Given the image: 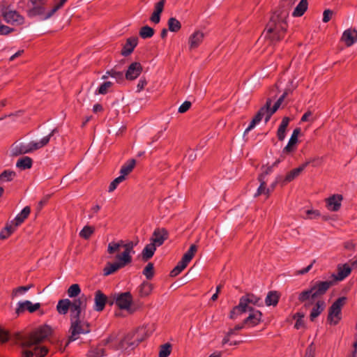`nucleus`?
I'll list each match as a JSON object with an SVG mask.
<instances>
[{
	"instance_id": "1",
	"label": "nucleus",
	"mask_w": 357,
	"mask_h": 357,
	"mask_svg": "<svg viewBox=\"0 0 357 357\" xmlns=\"http://www.w3.org/2000/svg\"><path fill=\"white\" fill-rule=\"evenodd\" d=\"M51 333V328L47 326H40L35 331L24 336L20 337L16 344L21 349L22 357H44L48 349L40 345Z\"/></svg>"
},
{
	"instance_id": "2",
	"label": "nucleus",
	"mask_w": 357,
	"mask_h": 357,
	"mask_svg": "<svg viewBox=\"0 0 357 357\" xmlns=\"http://www.w3.org/2000/svg\"><path fill=\"white\" fill-rule=\"evenodd\" d=\"M133 241L125 243L123 241H112L108 244L107 252L109 254L115 255L114 262H107L103 269L104 275H111L119 269L125 267L132 261V255L134 254L133 248L137 244Z\"/></svg>"
},
{
	"instance_id": "3",
	"label": "nucleus",
	"mask_w": 357,
	"mask_h": 357,
	"mask_svg": "<svg viewBox=\"0 0 357 357\" xmlns=\"http://www.w3.org/2000/svg\"><path fill=\"white\" fill-rule=\"evenodd\" d=\"M56 132V129L52 130V132L47 136L43 137L38 142H30L27 144L23 143H15L12 146V153L13 155H20V154H25L28 153L33 152L38 149H40L45 146H46L52 136Z\"/></svg>"
},
{
	"instance_id": "4",
	"label": "nucleus",
	"mask_w": 357,
	"mask_h": 357,
	"mask_svg": "<svg viewBox=\"0 0 357 357\" xmlns=\"http://www.w3.org/2000/svg\"><path fill=\"white\" fill-rule=\"evenodd\" d=\"M82 316H70V341H75L78 339L81 334L88 333L89 332V324L82 319Z\"/></svg>"
},
{
	"instance_id": "5",
	"label": "nucleus",
	"mask_w": 357,
	"mask_h": 357,
	"mask_svg": "<svg viewBox=\"0 0 357 357\" xmlns=\"http://www.w3.org/2000/svg\"><path fill=\"white\" fill-rule=\"evenodd\" d=\"M346 302L345 297L339 298L331 306L328 310V321L331 325H336L342 319V308Z\"/></svg>"
},
{
	"instance_id": "6",
	"label": "nucleus",
	"mask_w": 357,
	"mask_h": 357,
	"mask_svg": "<svg viewBox=\"0 0 357 357\" xmlns=\"http://www.w3.org/2000/svg\"><path fill=\"white\" fill-rule=\"evenodd\" d=\"M90 298V296L83 294L71 301L70 316H82Z\"/></svg>"
},
{
	"instance_id": "7",
	"label": "nucleus",
	"mask_w": 357,
	"mask_h": 357,
	"mask_svg": "<svg viewBox=\"0 0 357 357\" xmlns=\"http://www.w3.org/2000/svg\"><path fill=\"white\" fill-rule=\"evenodd\" d=\"M29 1L32 5L29 13L30 15H40L41 16L42 20H44L48 19L46 18V17L50 13V10L49 11H45L44 5L46 3V0H30Z\"/></svg>"
},
{
	"instance_id": "8",
	"label": "nucleus",
	"mask_w": 357,
	"mask_h": 357,
	"mask_svg": "<svg viewBox=\"0 0 357 357\" xmlns=\"http://www.w3.org/2000/svg\"><path fill=\"white\" fill-rule=\"evenodd\" d=\"M116 305L121 310H130L132 297L130 292L119 294L114 298Z\"/></svg>"
},
{
	"instance_id": "9",
	"label": "nucleus",
	"mask_w": 357,
	"mask_h": 357,
	"mask_svg": "<svg viewBox=\"0 0 357 357\" xmlns=\"http://www.w3.org/2000/svg\"><path fill=\"white\" fill-rule=\"evenodd\" d=\"M205 33L201 30H195L188 38L190 50L197 49L203 42Z\"/></svg>"
},
{
	"instance_id": "10",
	"label": "nucleus",
	"mask_w": 357,
	"mask_h": 357,
	"mask_svg": "<svg viewBox=\"0 0 357 357\" xmlns=\"http://www.w3.org/2000/svg\"><path fill=\"white\" fill-rule=\"evenodd\" d=\"M286 24L283 21L274 24H269L267 32L272 34L271 37L273 39L280 40V34L286 31Z\"/></svg>"
},
{
	"instance_id": "11",
	"label": "nucleus",
	"mask_w": 357,
	"mask_h": 357,
	"mask_svg": "<svg viewBox=\"0 0 357 357\" xmlns=\"http://www.w3.org/2000/svg\"><path fill=\"white\" fill-rule=\"evenodd\" d=\"M301 133V129L300 128H296L294 130L289 140L288 144L287 146L283 149L282 153L283 154H289L292 152H294L297 147L298 144V138Z\"/></svg>"
},
{
	"instance_id": "12",
	"label": "nucleus",
	"mask_w": 357,
	"mask_h": 357,
	"mask_svg": "<svg viewBox=\"0 0 357 357\" xmlns=\"http://www.w3.org/2000/svg\"><path fill=\"white\" fill-rule=\"evenodd\" d=\"M168 238V231L164 228H158L154 230L151 238V241L156 246H160Z\"/></svg>"
},
{
	"instance_id": "13",
	"label": "nucleus",
	"mask_w": 357,
	"mask_h": 357,
	"mask_svg": "<svg viewBox=\"0 0 357 357\" xmlns=\"http://www.w3.org/2000/svg\"><path fill=\"white\" fill-rule=\"evenodd\" d=\"M40 307V304L39 303H32L29 301H20L17 303L15 312L20 314L23 313L25 310H28L29 312L32 313L38 310Z\"/></svg>"
},
{
	"instance_id": "14",
	"label": "nucleus",
	"mask_w": 357,
	"mask_h": 357,
	"mask_svg": "<svg viewBox=\"0 0 357 357\" xmlns=\"http://www.w3.org/2000/svg\"><path fill=\"white\" fill-rule=\"evenodd\" d=\"M342 201L341 195H333L326 199V208L331 211H337L340 210Z\"/></svg>"
},
{
	"instance_id": "15",
	"label": "nucleus",
	"mask_w": 357,
	"mask_h": 357,
	"mask_svg": "<svg viewBox=\"0 0 357 357\" xmlns=\"http://www.w3.org/2000/svg\"><path fill=\"white\" fill-rule=\"evenodd\" d=\"M341 41L347 47L356 43L357 42V30L355 29H346L342 33Z\"/></svg>"
},
{
	"instance_id": "16",
	"label": "nucleus",
	"mask_w": 357,
	"mask_h": 357,
	"mask_svg": "<svg viewBox=\"0 0 357 357\" xmlns=\"http://www.w3.org/2000/svg\"><path fill=\"white\" fill-rule=\"evenodd\" d=\"M142 71V66L138 62L132 63L126 73V78L128 80H133L137 78Z\"/></svg>"
},
{
	"instance_id": "17",
	"label": "nucleus",
	"mask_w": 357,
	"mask_h": 357,
	"mask_svg": "<svg viewBox=\"0 0 357 357\" xmlns=\"http://www.w3.org/2000/svg\"><path fill=\"white\" fill-rule=\"evenodd\" d=\"M3 17L7 23L11 24H21L24 22V18L14 10L5 11Z\"/></svg>"
},
{
	"instance_id": "18",
	"label": "nucleus",
	"mask_w": 357,
	"mask_h": 357,
	"mask_svg": "<svg viewBox=\"0 0 357 357\" xmlns=\"http://www.w3.org/2000/svg\"><path fill=\"white\" fill-rule=\"evenodd\" d=\"M351 272V266L347 264H339L337 266V274L332 277L336 281H342L346 278Z\"/></svg>"
},
{
	"instance_id": "19",
	"label": "nucleus",
	"mask_w": 357,
	"mask_h": 357,
	"mask_svg": "<svg viewBox=\"0 0 357 357\" xmlns=\"http://www.w3.org/2000/svg\"><path fill=\"white\" fill-rule=\"evenodd\" d=\"M107 302V296L100 291L95 293L94 309L98 312L102 311Z\"/></svg>"
},
{
	"instance_id": "20",
	"label": "nucleus",
	"mask_w": 357,
	"mask_h": 357,
	"mask_svg": "<svg viewBox=\"0 0 357 357\" xmlns=\"http://www.w3.org/2000/svg\"><path fill=\"white\" fill-rule=\"evenodd\" d=\"M333 284L331 281L318 282L312 287V289L314 292L315 297L324 294L329 287Z\"/></svg>"
},
{
	"instance_id": "21",
	"label": "nucleus",
	"mask_w": 357,
	"mask_h": 357,
	"mask_svg": "<svg viewBox=\"0 0 357 357\" xmlns=\"http://www.w3.org/2000/svg\"><path fill=\"white\" fill-rule=\"evenodd\" d=\"M165 1L160 0L154 6L153 12L151 16L150 20L154 24H158L160 21V14L163 11Z\"/></svg>"
},
{
	"instance_id": "22",
	"label": "nucleus",
	"mask_w": 357,
	"mask_h": 357,
	"mask_svg": "<svg viewBox=\"0 0 357 357\" xmlns=\"http://www.w3.org/2000/svg\"><path fill=\"white\" fill-rule=\"evenodd\" d=\"M309 165V162H305V163L300 165L298 167L295 168L290 171L285 176L284 181L285 183H289L298 177L300 174L305 169V167Z\"/></svg>"
},
{
	"instance_id": "23",
	"label": "nucleus",
	"mask_w": 357,
	"mask_h": 357,
	"mask_svg": "<svg viewBox=\"0 0 357 357\" xmlns=\"http://www.w3.org/2000/svg\"><path fill=\"white\" fill-rule=\"evenodd\" d=\"M240 300L249 311H252V305H259L260 299L255 295L248 294L245 296H243Z\"/></svg>"
},
{
	"instance_id": "24",
	"label": "nucleus",
	"mask_w": 357,
	"mask_h": 357,
	"mask_svg": "<svg viewBox=\"0 0 357 357\" xmlns=\"http://www.w3.org/2000/svg\"><path fill=\"white\" fill-rule=\"evenodd\" d=\"M261 313L259 310H252L251 311V313L244 320L243 324H248L250 326H254L258 324L261 321Z\"/></svg>"
},
{
	"instance_id": "25",
	"label": "nucleus",
	"mask_w": 357,
	"mask_h": 357,
	"mask_svg": "<svg viewBox=\"0 0 357 357\" xmlns=\"http://www.w3.org/2000/svg\"><path fill=\"white\" fill-rule=\"evenodd\" d=\"M271 105V100H268L266 104L261 109H266L264 112V116L265 117V122H268L273 114H274L280 107V102H275L272 109H270Z\"/></svg>"
},
{
	"instance_id": "26",
	"label": "nucleus",
	"mask_w": 357,
	"mask_h": 357,
	"mask_svg": "<svg viewBox=\"0 0 357 357\" xmlns=\"http://www.w3.org/2000/svg\"><path fill=\"white\" fill-rule=\"evenodd\" d=\"M289 121L290 119L289 117L285 116L282 119V122L277 131V137L279 140L282 141L284 139L286 136L287 128L289 125Z\"/></svg>"
},
{
	"instance_id": "27",
	"label": "nucleus",
	"mask_w": 357,
	"mask_h": 357,
	"mask_svg": "<svg viewBox=\"0 0 357 357\" xmlns=\"http://www.w3.org/2000/svg\"><path fill=\"white\" fill-rule=\"evenodd\" d=\"M71 309V301L68 298L59 301L56 310L60 314H66Z\"/></svg>"
},
{
	"instance_id": "28",
	"label": "nucleus",
	"mask_w": 357,
	"mask_h": 357,
	"mask_svg": "<svg viewBox=\"0 0 357 357\" xmlns=\"http://www.w3.org/2000/svg\"><path fill=\"white\" fill-rule=\"evenodd\" d=\"M137 45V38H130L127 40L123 50L122 54L124 56H127L130 54L134 50V48Z\"/></svg>"
},
{
	"instance_id": "29",
	"label": "nucleus",
	"mask_w": 357,
	"mask_h": 357,
	"mask_svg": "<svg viewBox=\"0 0 357 357\" xmlns=\"http://www.w3.org/2000/svg\"><path fill=\"white\" fill-rule=\"evenodd\" d=\"M248 311L249 310H248V308H246V307L240 300L239 304L235 307H234L233 310L231 311L229 317L231 319H236L239 316L242 315L243 313Z\"/></svg>"
},
{
	"instance_id": "30",
	"label": "nucleus",
	"mask_w": 357,
	"mask_h": 357,
	"mask_svg": "<svg viewBox=\"0 0 357 357\" xmlns=\"http://www.w3.org/2000/svg\"><path fill=\"white\" fill-rule=\"evenodd\" d=\"M30 212L31 209L29 206L24 207L21 211V213L15 217L13 221H12V224H14L15 227H17L28 217Z\"/></svg>"
},
{
	"instance_id": "31",
	"label": "nucleus",
	"mask_w": 357,
	"mask_h": 357,
	"mask_svg": "<svg viewBox=\"0 0 357 357\" xmlns=\"http://www.w3.org/2000/svg\"><path fill=\"white\" fill-rule=\"evenodd\" d=\"M308 7L307 0H301L298 4L294 8L292 15L294 17H301L307 10Z\"/></svg>"
},
{
	"instance_id": "32",
	"label": "nucleus",
	"mask_w": 357,
	"mask_h": 357,
	"mask_svg": "<svg viewBox=\"0 0 357 357\" xmlns=\"http://www.w3.org/2000/svg\"><path fill=\"white\" fill-rule=\"evenodd\" d=\"M264 177H265V176L264 174H261L259 177V180L260 181V185L258 188L256 194L255 195V197L259 196L261 195H266L267 197H268L271 193L270 188H268L266 186V181H264Z\"/></svg>"
},
{
	"instance_id": "33",
	"label": "nucleus",
	"mask_w": 357,
	"mask_h": 357,
	"mask_svg": "<svg viewBox=\"0 0 357 357\" xmlns=\"http://www.w3.org/2000/svg\"><path fill=\"white\" fill-rule=\"evenodd\" d=\"M135 164L136 161L134 159H131L127 161L121 169V176H123V178H126V176L128 175L132 171L135 166Z\"/></svg>"
},
{
	"instance_id": "34",
	"label": "nucleus",
	"mask_w": 357,
	"mask_h": 357,
	"mask_svg": "<svg viewBox=\"0 0 357 357\" xmlns=\"http://www.w3.org/2000/svg\"><path fill=\"white\" fill-rule=\"evenodd\" d=\"M325 306L326 305L324 301H317L310 313V319L313 321L316 317H317L324 311Z\"/></svg>"
},
{
	"instance_id": "35",
	"label": "nucleus",
	"mask_w": 357,
	"mask_h": 357,
	"mask_svg": "<svg viewBox=\"0 0 357 357\" xmlns=\"http://www.w3.org/2000/svg\"><path fill=\"white\" fill-rule=\"evenodd\" d=\"M156 246L151 241V243L145 246L142 251L143 259L147 260L153 257L156 250Z\"/></svg>"
},
{
	"instance_id": "36",
	"label": "nucleus",
	"mask_w": 357,
	"mask_h": 357,
	"mask_svg": "<svg viewBox=\"0 0 357 357\" xmlns=\"http://www.w3.org/2000/svg\"><path fill=\"white\" fill-rule=\"evenodd\" d=\"M266 110V109H261L259 112L257 114V115L253 118L252 121L250 122V124L249 126L245 129V134L248 133L249 131H250L252 129H253L257 123H258L264 117V112Z\"/></svg>"
},
{
	"instance_id": "37",
	"label": "nucleus",
	"mask_w": 357,
	"mask_h": 357,
	"mask_svg": "<svg viewBox=\"0 0 357 357\" xmlns=\"http://www.w3.org/2000/svg\"><path fill=\"white\" fill-rule=\"evenodd\" d=\"M189 261L182 257L181 260L178 263L175 268L171 271V276L175 277L178 275L188 266Z\"/></svg>"
},
{
	"instance_id": "38",
	"label": "nucleus",
	"mask_w": 357,
	"mask_h": 357,
	"mask_svg": "<svg viewBox=\"0 0 357 357\" xmlns=\"http://www.w3.org/2000/svg\"><path fill=\"white\" fill-rule=\"evenodd\" d=\"M153 285L148 282H144L142 283V284L139 287V292L141 296H149L152 290H153Z\"/></svg>"
},
{
	"instance_id": "39",
	"label": "nucleus",
	"mask_w": 357,
	"mask_h": 357,
	"mask_svg": "<svg viewBox=\"0 0 357 357\" xmlns=\"http://www.w3.org/2000/svg\"><path fill=\"white\" fill-rule=\"evenodd\" d=\"M32 165V160L29 157H23L19 159L16 163V166L22 169L31 168Z\"/></svg>"
},
{
	"instance_id": "40",
	"label": "nucleus",
	"mask_w": 357,
	"mask_h": 357,
	"mask_svg": "<svg viewBox=\"0 0 357 357\" xmlns=\"http://www.w3.org/2000/svg\"><path fill=\"white\" fill-rule=\"evenodd\" d=\"M168 29L172 32H177L181 28V22L175 17H170L167 22Z\"/></svg>"
},
{
	"instance_id": "41",
	"label": "nucleus",
	"mask_w": 357,
	"mask_h": 357,
	"mask_svg": "<svg viewBox=\"0 0 357 357\" xmlns=\"http://www.w3.org/2000/svg\"><path fill=\"white\" fill-rule=\"evenodd\" d=\"M95 229L93 227L86 225L79 232V236L84 239H89L90 236L94 233Z\"/></svg>"
},
{
	"instance_id": "42",
	"label": "nucleus",
	"mask_w": 357,
	"mask_h": 357,
	"mask_svg": "<svg viewBox=\"0 0 357 357\" xmlns=\"http://www.w3.org/2000/svg\"><path fill=\"white\" fill-rule=\"evenodd\" d=\"M313 298H315V296L312 288L301 292L298 295V300L301 302H305Z\"/></svg>"
},
{
	"instance_id": "43",
	"label": "nucleus",
	"mask_w": 357,
	"mask_h": 357,
	"mask_svg": "<svg viewBox=\"0 0 357 357\" xmlns=\"http://www.w3.org/2000/svg\"><path fill=\"white\" fill-rule=\"evenodd\" d=\"M15 176L13 171L5 170L0 174V181L2 183L11 181Z\"/></svg>"
},
{
	"instance_id": "44",
	"label": "nucleus",
	"mask_w": 357,
	"mask_h": 357,
	"mask_svg": "<svg viewBox=\"0 0 357 357\" xmlns=\"http://www.w3.org/2000/svg\"><path fill=\"white\" fill-rule=\"evenodd\" d=\"M279 296L276 292H270L266 298L267 305H275L278 302Z\"/></svg>"
},
{
	"instance_id": "45",
	"label": "nucleus",
	"mask_w": 357,
	"mask_h": 357,
	"mask_svg": "<svg viewBox=\"0 0 357 357\" xmlns=\"http://www.w3.org/2000/svg\"><path fill=\"white\" fill-rule=\"evenodd\" d=\"M80 292H81V289H80L79 286L77 284H72L71 286H70V287L68 288V289L67 291L68 296L70 298H75V297L79 296Z\"/></svg>"
},
{
	"instance_id": "46",
	"label": "nucleus",
	"mask_w": 357,
	"mask_h": 357,
	"mask_svg": "<svg viewBox=\"0 0 357 357\" xmlns=\"http://www.w3.org/2000/svg\"><path fill=\"white\" fill-rule=\"evenodd\" d=\"M153 33L154 30L148 26H143L139 31V35L142 38H151L153 36Z\"/></svg>"
},
{
	"instance_id": "47",
	"label": "nucleus",
	"mask_w": 357,
	"mask_h": 357,
	"mask_svg": "<svg viewBox=\"0 0 357 357\" xmlns=\"http://www.w3.org/2000/svg\"><path fill=\"white\" fill-rule=\"evenodd\" d=\"M31 287H32L31 285H28V286H22V287L15 288L13 290L12 296L17 297L20 295L24 294L27 291H29L31 289Z\"/></svg>"
},
{
	"instance_id": "48",
	"label": "nucleus",
	"mask_w": 357,
	"mask_h": 357,
	"mask_svg": "<svg viewBox=\"0 0 357 357\" xmlns=\"http://www.w3.org/2000/svg\"><path fill=\"white\" fill-rule=\"evenodd\" d=\"M67 0H56L54 6L50 9V13L46 18H50L59 9H60Z\"/></svg>"
},
{
	"instance_id": "49",
	"label": "nucleus",
	"mask_w": 357,
	"mask_h": 357,
	"mask_svg": "<svg viewBox=\"0 0 357 357\" xmlns=\"http://www.w3.org/2000/svg\"><path fill=\"white\" fill-rule=\"evenodd\" d=\"M197 250V246L195 245H192L189 250L184 254L183 257L190 262L195 255Z\"/></svg>"
},
{
	"instance_id": "50",
	"label": "nucleus",
	"mask_w": 357,
	"mask_h": 357,
	"mask_svg": "<svg viewBox=\"0 0 357 357\" xmlns=\"http://www.w3.org/2000/svg\"><path fill=\"white\" fill-rule=\"evenodd\" d=\"M304 314L301 313H296L294 318L296 319V324H295V328L296 329H301L305 327V323L303 320Z\"/></svg>"
},
{
	"instance_id": "51",
	"label": "nucleus",
	"mask_w": 357,
	"mask_h": 357,
	"mask_svg": "<svg viewBox=\"0 0 357 357\" xmlns=\"http://www.w3.org/2000/svg\"><path fill=\"white\" fill-rule=\"evenodd\" d=\"M171 345L165 344L160 347L159 351V357H167L171 354Z\"/></svg>"
},
{
	"instance_id": "52",
	"label": "nucleus",
	"mask_w": 357,
	"mask_h": 357,
	"mask_svg": "<svg viewBox=\"0 0 357 357\" xmlns=\"http://www.w3.org/2000/svg\"><path fill=\"white\" fill-rule=\"evenodd\" d=\"M112 84L113 83L112 82L108 81L104 82L98 88L97 93L102 95L106 94L109 91V89L112 87Z\"/></svg>"
},
{
	"instance_id": "53",
	"label": "nucleus",
	"mask_w": 357,
	"mask_h": 357,
	"mask_svg": "<svg viewBox=\"0 0 357 357\" xmlns=\"http://www.w3.org/2000/svg\"><path fill=\"white\" fill-rule=\"evenodd\" d=\"M126 178H123V176H119L117 178H116L110 184L109 186V192H113L117 186L122 183L123 181H125Z\"/></svg>"
},
{
	"instance_id": "54",
	"label": "nucleus",
	"mask_w": 357,
	"mask_h": 357,
	"mask_svg": "<svg viewBox=\"0 0 357 357\" xmlns=\"http://www.w3.org/2000/svg\"><path fill=\"white\" fill-rule=\"evenodd\" d=\"M143 274L147 279H151L154 275L153 265L151 263H149L143 271Z\"/></svg>"
},
{
	"instance_id": "55",
	"label": "nucleus",
	"mask_w": 357,
	"mask_h": 357,
	"mask_svg": "<svg viewBox=\"0 0 357 357\" xmlns=\"http://www.w3.org/2000/svg\"><path fill=\"white\" fill-rule=\"evenodd\" d=\"M107 74L109 75L110 77L115 78L117 80H121L123 79V73L121 72L111 70L107 71Z\"/></svg>"
},
{
	"instance_id": "56",
	"label": "nucleus",
	"mask_w": 357,
	"mask_h": 357,
	"mask_svg": "<svg viewBox=\"0 0 357 357\" xmlns=\"http://www.w3.org/2000/svg\"><path fill=\"white\" fill-rule=\"evenodd\" d=\"M191 107V102L189 101H185L178 108L179 113H185Z\"/></svg>"
},
{
	"instance_id": "57",
	"label": "nucleus",
	"mask_w": 357,
	"mask_h": 357,
	"mask_svg": "<svg viewBox=\"0 0 357 357\" xmlns=\"http://www.w3.org/2000/svg\"><path fill=\"white\" fill-rule=\"evenodd\" d=\"M9 338L8 333L4 329L0 328V342L3 343L8 341Z\"/></svg>"
},
{
	"instance_id": "58",
	"label": "nucleus",
	"mask_w": 357,
	"mask_h": 357,
	"mask_svg": "<svg viewBox=\"0 0 357 357\" xmlns=\"http://www.w3.org/2000/svg\"><path fill=\"white\" fill-rule=\"evenodd\" d=\"M13 31L12 28H10L8 26L1 24L0 23V34L1 35H7L10 33H11Z\"/></svg>"
},
{
	"instance_id": "59",
	"label": "nucleus",
	"mask_w": 357,
	"mask_h": 357,
	"mask_svg": "<svg viewBox=\"0 0 357 357\" xmlns=\"http://www.w3.org/2000/svg\"><path fill=\"white\" fill-rule=\"evenodd\" d=\"M333 12L330 10H324L323 13V22H328L332 17Z\"/></svg>"
},
{
	"instance_id": "60",
	"label": "nucleus",
	"mask_w": 357,
	"mask_h": 357,
	"mask_svg": "<svg viewBox=\"0 0 357 357\" xmlns=\"http://www.w3.org/2000/svg\"><path fill=\"white\" fill-rule=\"evenodd\" d=\"M306 213L310 219L317 218L320 215V213L317 210H307Z\"/></svg>"
},
{
	"instance_id": "61",
	"label": "nucleus",
	"mask_w": 357,
	"mask_h": 357,
	"mask_svg": "<svg viewBox=\"0 0 357 357\" xmlns=\"http://www.w3.org/2000/svg\"><path fill=\"white\" fill-rule=\"evenodd\" d=\"M3 229L5 232L11 235V234H13L15 230L16 227H15V225L11 222L10 225H7Z\"/></svg>"
},
{
	"instance_id": "62",
	"label": "nucleus",
	"mask_w": 357,
	"mask_h": 357,
	"mask_svg": "<svg viewBox=\"0 0 357 357\" xmlns=\"http://www.w3.org/2000/svg\"><path fill=\"white\" fill-rule=\"evenodd\" d=\"M146 84H147V82L145 79H144V78L140 79L137 85V91H142Z\"/></svg>"
},
{
	"instance_id": "63",
	"label": "nucleus",
	"mask_w": 357,
	"mask_h": 357,
	"mask_svg": "<svg viewBox=\"0 0 357 357\" xmlns=\"http://www.w3.org/2000/svg\"><path fill=\"white\" fill-rule=\"evenodd\" d=\"M233 335V331H229L225 337L223 338L222 341V345H225V344L228 343L229 342V338L231 336Z\"/></svg>"
},
{
	"instance_id": "64",
	"label": "nucleus",
	"mask_w": 357,
	"mask_h": 357,
	"mask_svg": "<svg viewBox=\"0 0 357 357\" xmlns=\"http://www.w3.org/2000/svg\"><path fill=\"white\" fill-rule=\"evenodd\" d=\"M305 357H314V348L312 345L307 348Z\"/></svg>"
}]
</instances>
